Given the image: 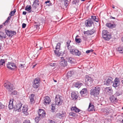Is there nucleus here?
Masks as SVG:
<instances>
[{
	"mask_svg": "<svg viewBox=\"0 0 123 123\" xmlns=\"http://www.w3.org/2000/svg\"><path fill=\"white\" fill-rule=\"evenodd\" d=\"M100 88L99 87L97 86L92 89L90 91V94L91 95L94 96H97L99 94Z\"/></svg>",
	"mask_w": 123,
	"mask_h": 123,
	"instance_id": "f257e3e1",
	"label": "nucleus"
},
{
	"mask_svg": "<svg viewBox=\"0 0 123 123\" xmlns=\"http://www.w3.org/2000/svg\"><path fill=\"white\" fill-rule=\"evenodd\" d=\"M103 38L106 40L109 41L111 38V35L110 33L107 31H103L102 33Z\"/></svg>",
	"mask_w": 123,
	"mask_h": 123,
	"instance_id": "f03ea898",
	"label": "nucleus"
},
{
	"mask_svg": "<svg viewBox=\"0 0 123 123\" xmlns=\"http://www.w3.org/2000/svg\"><path fill=\"white\" fill-rule=\"evenodd\" d=\"M63 101L62 97L59 95H57L55 98V102L56 105H61Z\"/></svg>",
	"mask_w": 123,
	"mask_h": 123,
	"instance_id": "7ed1b4c3",
	"label": "nucleus"
},
{
	"mask_svg": "<svg viewBox=\"0 0 123 123\" xmlns=\"http://www.w3.org/2000/svg\"><path fill=\"white\" fill-rule=\"evenodd\" d=\"M71 53L73 55L80 56L81 54L79 51L74 48V47L72 46V48L69 50Z\"/></svg>",
	"mask_w": 123,
	"mask_h": 123,
	"instance_id": "20e7f679",
	"label": "nucleus"
},
{
	"mask_svg": "<svg viewBox=\"0 0 123 123\" xmlns=\"http://www.w3.org/2000/svg\"><path fill=\"white\" fill-rule=\"evenodd\" d=\"M7 66L9 69L12 70H14L17 68L15 63L12 62H8L7 65Z\"/></svg>",
	"mask_w": 123,
	"mask_h": 123,
	"instance_id": "39448f33",
	"label": "nucleus"
},
{
	"mask_svg": "<svg viewBox=\"0 0 123 123\" xmlns=\"http://www.w3.org/2000/svg\"><path fill=\"white\" fill-rule=\"evenodd\" d=\"M40 80L39 78H36L33 83V86L34 88H37L39 86Z\"/></svg>",
	"mask_w": 123,
	"mask_h": 123,
	"instance_id": "423d86ee",
	"label": "nucleus"
},
{
	"mask_svg": "<svg viewBox=\"0 0 123 123\" xmlns=\"http://www.w3.org/2000/svg\"><path fill=\"white\" fill-rule=\"evenodd\" d=\"M85 79L87 81V85L88 86H91L93 80V79L88 75L85 76Z\"/></svg>",
	"mask_w": 123,
	"mask_h": 123,
	"instance_id": "0eeeda50",
	"label": "nucleus"
},
{
	"mask_svg": "<svg viewBox=\"0 0 123 123\" xmlns=\"http://www.w3.org/2000/svg\"><path fill=\"white\" fill-rule=\"evenodd\" d=\"M4 86L9 91H11L13 89V86L10 82L5 83Z\"/></svg>",
	"mask_w": 123,
	"mask_h": 123,
	"instance_id": "6e6552de",
	"label": "nucleus"
},
{
	"mask_svg": "<svg viewBox=\"0 0 123 123\" xmlns=\"http://www.w3.org/2000/svg\"><path fill=\"white\" fill-rule=\"evenodd\" d=\"M6 34L9 37H12L13 36L16 34V32L14 31H9L8 30H6L5 31Z\"/></svg>",
	"mask_w": 123,
	"mask_h": 123,
	"instance_id": "1a4fd4ad",
	"label": "nucleus"
},
{
	"mask_svg": "<svg viewBox=\"0 0 123 123\" xmlns=\"http://www.w3.org/2000/svg\"><path fill=\"white\" fill-rule=\"evenodd\" d=\"M93 24L92 20L90 19L86 20L85 21V25L87 27H90L92 26V25Z\"/></svg>",
	"mask_w": 123,
	"mask_h": 123,
	"instance_id": "9d476101",
	"label": "nucleus"
},
{
	"mask_svg": "<svg viewBox=\"0 0 123 123\" xmlns=\"http://www.w3.org/2000/svg\"><path fill=\"white\" fill-rule=\"evenodd\" d=\"M23 104L20 102H19L14 107V109L20 112L21 111V108Z\"/></svg>",
	"mask_w": 123,
	"mask_h": 123,
	"instance_id": "9b49d317",
	"label": "nucleus"
},
{
	"mask_svg": "<svg viewBox=\"0 0 123 123\" xmlns=\"http://www.w3.org/2000/svg\"><path fill=\"white\" fill-rule=\"evenodd\" d=\"M79 94L77 92H73L71 93V98L72 99L75 100L78 97Z\"/></svg>",
	"mask_w": 123,
	"mask_h": 123,
	"instance_id": "f8f14e48",
	"label": "nucleus"
},
{
	"mask_svg": "<svg viewBox=\"0 0 123 123\" xmlns=\"http://www.w3.org/2000/svg\"><path fill=\"white\" fill-rule=\"evenodd\" d=\"M38 116L41 118L43 117L45 115L46 113L44 110L40 109L38 112Z\"/></svg>",
	"mask_w": 123,
	"mask_h": 123,
	"instance_id": "ddd939ff",
	"label": "nucleus"
},
{
	"mask_svg": "<svg viewBox=\"0 0 123 123\" xmlns=\"http://www.w3.org/2000/svg\"><path fill=\"white\" fill-rule=\"evenodd\" d=\"M28 107L27 105H25L23 107L22 111L25 115L27 116L29 114L28 112Z\"/></svg>",
	"mask_w": 123,
	"mask_h": 123,
	"instance_id": "4468645a",
	"label": "nucleus"
},
{
	"mask_svg": "<svg viewBox=\"0 0 123 123\" xmlns=\"http://www.w3.org/2000/svg\"><path fill=\"white\" fill-rule=\"evenodd\" d=\"M95 31V29H92L91 30H88L86 31H84V33L85 34H86L87 35H91L93 34Z\"/></svg>",
	"mask_w": 123,
	"mask_h": 123,
	"instance_id": "2eb2a0df",
	"label": "nucleus"
},
{
	"mask_svg": "<svg viewBox=\"0 0 123 123\" xmlns=\"http://www.w3.org/2000/svg\"><path fill=\"white\" fill-rule=\"evenodd\" d=\"M80 93L81 96L83 97H84L86 96L88 93V91L86 88L83 89L80 92Z\"/></svg>",
	"mask_w": 123,
	"mask_h": 123,
	"instance_id": "dca6fc26",
	"label": "nucleus"
},
{
	"mask_svg": "<svg viewBox=\"0 0 123 123\" xmlns=\"http://www.w3.org/2000/svg\"><path fill=\"white\" fill-rule=\"evenodd\" d=\"M113 79L112 77H109L107 78L105 84L107 86H109L112 84L113 82Z\"/></svg>",
	"mask_w": 123,
	"mask_h": 123,
	"instance_id": "f3484780",
	"label": "nucleus"
},
{
	"mask_svg": "<svg viewBox=\"0 0 123 123\" xmlns=\"http://www.w3.org/2000/svg\"><path fill=\"white\" fill-rule=\"evenodd\" d=\"M67 62L64 59V57H61V61L60 62V64L62 66L65 67L67 65Z\"/></svg>",
	"mask_w": 123,
	"mask_h": 123,
	"instance_id": "a211bd4d",
	"label": "nucleus"
},
{
	"mask_svg": "<svg viewBox=\"0 0 123 123\" xmlns=\"http://www.w3.org/2000/svg\"><path fill=\"white\" fill-rule=\"evenodd\" d=\"M51 101L49 97L47 96L43 100L44 104L45 105L49 104Z\"/></svg>",
	"mask_w": 123,
	"mask_h": 123,
	"instance_id": "6ab92c4d",
	"label": "nucleus"
},
{
	"mask_svg": "<svg viewBox=\"0 0 123 123\" xmlns=\"http://www.w3.org/2000/svg\"><path fill=\"white\" fill-rule=\"evenodd\" d=\"M105 91L109 95H111L112 94L113 91L111 87H106L105 89Z\"/></svg>",
	"mask_w": 123,
	"mask_h": 123,
	"instance_id": "aec40b11",
	"label": "nucleus"
},
{
	"mask_svg": "<svg viewBox=\"0 0 123 123\" xmlns=\"http://www.w3.org/2000/svg\"><path fill=\"white\" fill-rule=\"evenodd\" d=\"M35 96L34 94H32L30 96L29 98L30 100V103L31 104L34 103L35 102L34 97Z\"/></svg>",
	"mask_w": 123,
	"mask_h": 123,
	"instance_id": "412c9836",
	"label": "nucleus"
},
{
	"mask_svg": "<svg viewBox=\"0 0 123 123\" xmlns=\"http://www.w3.org/2000/svg\"><path fill=\"white\" fill-rule=\"evenodd\" d=\"M13 99H11L9 101L8 105L9 108L10 110L12 109L13 108Z\"/></svg>",
	"mask_w": 123,
	"mask_h": 123,
	"instance_id": "4be33fe9",
	"label": "nucleus"
},
{
	"mask_svg": "<svg viewBox=\"0 0 123 123\" xmlns=\"http://www.w3.org/2000/svg\"><path fill=\"white\" fill-rule=\"evenodd\" d=\"M82 84L81 83L78 82L74 84V86L76 88H79L82 86Z\"/></svg>",
	"mask_w": 123,
	"mask_h": 123,
	"instance_id": "5701e85b",
	"label": "nucleus"
},
{
	"mask_svg": "<svg viewBox=\"0 0 123 123\" xmlns=\"http://www.w3.org/2000/svg\"><path fill=\"white\" fill-rule=\"evenodd\" d=\"M94 106L93 105H92L90 103L89 106V107L88 109V111H92L94 110Z\"/></svg>",
	"mask_w": 123,
	"mask_h": 123,
	"instance_id": "b1692460",
	"label": "nucleus"
},
{
	"mask_svg": "<svg viewBox=\"0 0 123 123\" xmlns=\"http://www.w3.org/2000/svg\"><path fill=\"white\" fill-rule=\"evenodd\" d=\"M79 36L78 35H77L75 38V42L78 43H80L81 42V38H79L78 37Z\"/></svg>",
	"mask_w": 123,
	"mask_h": 123,
	"instance_id": "393cba45",
	"label": "nucleus"
},
{
	"mask_svg": "<svg viewBox=\"0 0 123 123\" xmlns=\"http://www.w3.org/2000/svg\"><path fill=\"white\" fill-rule=\"evenodd\" d=\"M110 98L111 101L112 102L114 103L117 101V98L113 95L111 96Z\"/></svg>",
	"mask_w": 123,
	"mask_h": 123,
	"instance_id": "a878e982",
	"label": "nucleus"
},
{
	"mask_svg": "<svg viewBox=\"0 0 123 123\" xmlns=\"http://www.w3.org/2000/svg\"><path fill=\"white\" fill-rule=\"evenodd\" d=\"M71 110L72 111H74L75 112L77 113L79 112L80 111V110L75 107H72L71 108Z\"/></svg>",
	"mask_w": 123,
	"mask_h": 123,
	"instance_id": "bb28decb",
	"label": "nucleus"
},
{
	"mask_svg": "<svg viewBox=\"0 0 123 123\" xmlns=\"http://www.w3.org/2000/svg\"><path fill=\"white\" fill-rule=\"evenodd\" d=\"M117 50L120 53H123V46L119 47L117 48Z\"/></svg>",
	"mask_w": 123,
	"mask_h": 123,
	"instance_id": "cd10ccee",
	"label": "nucleus"
},
{
	"mask_svg": "<svg viewBox=\"0 0 123 123\" xmlns=\"http://www.w3.org/2000/svg\"><path fill=\"white\" fill-rule=\"evenodd\" d=\"M39 1L38 0H35L33 2V4L32 6L34 7H36V6H38L39 4L38 3Z\"/></svg>",
	"mask_w": 123,
	"mask_h": 123,
	"instance_id": "c85d7f7f",
	"label": "nucleus"
},
{
	"mask_svg": "<svg viewBox=\"0 0 123 123\" xmlns=\"http://www.w3.org/2000/svg\"><path fill=\"white\" fill-rule=\"evenodd\" d=\"M68 62L71 64L74 63L75 61L74 59L71 57L68 58Z\"/></svg>",
	"mask_w": 123,
	"mask_h": 123,
	"instance_id": "c756f323",
	"label": "nucleus"
},
{
	"mask_svg": "<svg viewBox=\"0 0 123 123\" xmlns=\"http://www.w3.org/2000/svg\"><path fill=\"white\" fill-rule=\"evenodd\" d=\"M55 61L49 63V65L51 67H56V66L57 64L55 62Z\"/></svg>",
	"mask_w": 123,
	"mask_h": 123,
	"instance_id": "7c9ffc66",
	"label": "nucleus"
},
{
	"mask_svg": "<svg viewBox=\"0 0 123 123\" xmlns=\"http://www.w3.org/2000/svg\"><path fill=\"white\" fill-rule=\"evenodd\" d=\"M73 72L69 71L68 72L67 74V77L69 78V77L72 76L73 75Z\"/></svg>",
	"mask_w": 123,
	"mask_h": 123,
	"instance_id": "2f4dec72",
	"label": "nucleus"
},
{
	"mask_svg": "<svg viewBox=\"0 0 123 123\" xmlns=\"http://www.w3.org/2000/svg\"><path fill=\"white\" fill-rule=\"evenodd\" d=\"M5 60L4 59H1L0 60V66L5 65Z\"/></svg>",
	"mask_w": 123,
	"mask_h": 123,
	"instance_id": "473e14b6",
	"label": "nucleus"
},
{
	"mask_svg": "<svg viewBox=\"0 0 123 123\" xmlns=\"http://www.w3.org/2000/svg\"><path fill=\"white\" fill-rule=\"evenodd\" d=\"M59 49H55L54 51V53L55 55L58 56H59L60 55V53L59 52Z\"/></svg>",
	"mask_w": 123,
	"mask_h": 123,
	"instance_id": "72a5a7b5",
	"label": "nucleus"
},
{
	"mask_svg": "<svg viewBox=\"0 0 123 123\" xmlns=\"http://www.w3.org/2000/svg\"><path fill=\"white\" fill-rule=\"evenodd\" d=\"M113 86L115 87H117L119 85V82H113Z\"/></svg>",
	"mask_w": 123,
	"mask_h": 123,
	"instance_id": "f704fd0d",
	"label": "nucleus"
},
{
	"mask_svg": "<svg viewBox=\"0 0 123 123\" xmlns=\"http://www.w3.org/2000/svg\"><path fill=\"white\" fill-rule=\"evenodd\" d=\"M71 42L70 41V42L68 41L67 43V45L68 47V49L69 50L71 48L72 46H71L70 45V43Z\"/></svg>",
	"mask_w": 123,
	"mask_h": 123,
	"instance_id": "c9c22d12",
	"label": "nucleus"
},
{
	"mask_svg": "<svg viewBox=\"0 0 123 123\" xmlns=\"http://www.w3.org/2000/svg\"><path fill=\"white\" fill-rule=\"evenodd\" d=\"M31 9V6L30 5H27L25 7V10L29 11H30Z\"/></svg>",
	"mask_w": 123,
	"mask_h": 123,
	"instance_id": "e433bc0d",
	"label": "nucleus"
},
{
	"mask_svg": "<svg viewBox=\"0 0 123 123\" xmlns=\"http://www.w3.org/2000/svg\"><path fill=\"white\" fill-rule=\"evenodd\" d=\"M64 2V5L66 7H67L69 3V1L68 0H63Z\"/></svg>",
	"mask_w": 123,
	"mask_h": 123,
	"instance_id": "4c0bfd02",
	"label": "nucleus"
},
{
	"mask_svg": "<svg viewBox=\"0 0 123 123\" xmlns=\"http://www.w3.org/2000/svg\"><path fill=\"white\" fill-rule=\"evenodd\" d=\"M41 118L39 116H38V117H37L35 118V121L36 123H38Z\"/></svg>",
	"mask_w": 123,
	"mask_h": 123,
	"instance_id": "58836bf2",
	"label": "nucleus"
},
{
	"mask_svg": "<svg viewBox=\"0 0 123 123\" xmlns=\"http://www.w3.org/2000/svg\"><path fill=\"white\" fill-rule=\"evenodd\" d=\"M106 25L109 28H111L113 27L114 25L113 24H112L111 23H108L106 24Z\"/></svg>",
	"mask_w": 123,
	"mask_h": 123,
	"instance_id": "ea45409f",
	"label": "nucleus"
},
{
	"mask_svg": "<svg viewBox=\"0 0 123 123\" xmlns=\"http://www.w3.org/2000/svg\"><path fill=\"white\" fill-rule=\"evenodd\" d=\"M16 12V9H15L13 11H12L11 12H10L9 14V15L11 16L14 15Z\"/></svg>",
	"mask_w": 123,
	"mask_h": 123,
	"instance_id": "a19ab883",
	"label": "nucleus"
},
{
	"mask_svg": "<svg viewBox=\"0 0 123 123\" xmlns=\"http://www.w3.org/2000/svg\"><path fill=\"white\" fill-rule=\"evenodd\" d=\"M61 44L60 43H58L57 44L55 48V49H59L60 48Z\"/></svg>",
	"mask_w": 123,
	"mask_h": 123,
	"instance_id": "79ce46f5",
	"label": "nucleus"
},
{
	"mask_svg": "<svg viewBox=\"0 0 123 123\" xmlns=\"http://www.w3.org/2000/svg\"><path fill=\"white\" fill-rule=\"evenodd\" d=\"M45 3L47 4V5L48 6L52 5V4L50 2V0H48L45 2Z\"/></svg>",
	"mask_w": 123,
	"mask_h": 123,
	"instance_id": "37998d69",
	"label": "nucleus"
},
{
	"mask_svg": "<svg viewBox=\"0 0 123 123\" xmlns=\"http://www.w3.org/2000/svg\"><path fill=\"white\" fill-rule=\"evenodd\" d=\"M122 93L119 92H117L114 94V95L116 96H119L120 95H122Z\"/></svg>",
	"mask_w": 123,
	"mask_h": 123,
	"instance_id": "c03bdc74",
	"label": "nucleus"
},
{
	"mask_svg": "<svg viewBox=\"0 0 123 123\" xmlns=\"http://www.w3.org/2000/svg\"><path fill=\"white\" fill-rule=\"evenodd\" d=\"M55 104H52L51 105V110H54L55 109Z\"/></svg>",
	"mask_w": 123,
	"mask_h": 123,
	"instance_id": "a18cd8bd",
	"label": "nucleus"
},
{
	"mask_svg": "<svg viewBox=\"0 0 123 123\" xmlns=\"http://www.w3.org/2000/svg\"><path fill=\"white\" fill-rule=\"evenodd\" d=\"M57 115L59 117H61V118H62V117H63L64 116V114H61L60 113H58L57 114Z\"/></svg>",
	"mask_w": 123,
	"mask_h": 123,
	"instance_id": "49530a36",
	"label": "nucleus"
},
{
	"mask_svg": "<svg viewBox=\"0 0 123 123\" xmlns=\"http://www.w3.org/2000/svg\"><path fill=\"white\" fill-rule=\"evenodd\" d=\"M18 92L16 91H14L13 92H12V94L13 95H15L17 94Z\"/></svg>",
	"mask_w": 123,
	"mask_h": 123,
	"instance_id": "de8ad7c7",
	"label": "nucleus"
},
{
	"mask_svg": "<svg viewBox=\"0 0 123 123\" xmlns=\"http://www.w3.org/2000/svg\"><path fill=\"white\" fill-rule=\"evenodd\" d=\"M4 105L2 104V103L0 102V109H3L4 108Z\"/></svg>",
	"mask_w": 123,
	"mask_h": 123,
	"instance_id": "09e8293b",
	"label": "nucleus"
},
{
	"mask_svg": "<svg viewBox=\"0 0 123 123\" xmlns=\"http://www.w3.org/2000/svg\"><path fill=\"white\" fill-rule=\"evenodd\" d=\"M4 33L2 32H0V38H5V37L2 36V35H3Z\"/></svg>",
	"mask_w": 123,
	"mask_h": 123,
	"instance_id": "8fccbe9b",
	"label": "nucleus"
},
{
	"mask_svg": "<svg viewBox=\"0 0 123 123\" xmlns=\"http://www.w3.org/2000/svg\"><path fill=\"white\" fill-rule=\"evenodd\" d=\"M93 50L92 49H91L90 50H87L86 51V53L87 54H88L90 52H92Z\"/></svg>",
	"mask_w": 123,
	"mask_h": 123,
	"instance_id": "3c124183",
	"label": "nucleus"
},
{
	"mask_svg": "<svg viewBox=\"0 0 123 123\" xmlns=\"http://www.w3.org/2000/svg\"><path fill=\"white\" fill-rule=\"evenodd\" d=\"M48 121L49 123H57L55 121L51 119H49Z\"/></svg>",
	"mask_w": 123,
	"mask_h": 123,
	"instance_id": "603ef678",
	"label": "nucleus"
},
{
	"mask_svg": "<svg viewBox=\"0 0 123 123\" xmlns=\"http://www.w3.org/2000/svg\"><path fill=\"white\" fill-rule=\"evenodd\" d=\"M114 82H119V79L118 78H116L114 81Z\"/></svg>",
	"mask_w": 123,
	"mask_h": 123,
	"instance_id": "864d4df0",
	"label": "nucleus"
},
{
	"mask_svg": "<svg viewBox=\"0 0 123 123\" xmlns=\"http://www.w3.org/2000/svg\"><path fill=\"white\" fill-rule=\"evenodd\" d=\"M25 64H24L23 65L22 64H20L19 65V68H23L24 67V66L25 65Z\"/></svg>",
	"mask_w": 123,
	"mask_h": 123,
	"instance_id": "5fc2aeb1",
	"label": "nucleus"
},
{
	"mask_svg": "<svg viewBox=\"0 0 123 123\" xmlns=\"http://www.w3.org/2000/svg\"><path fill=\"white\" fill-rule=\"evenodd\" d=\"M69 114L70 116H75V114L73 112H71L70 113H69Z\"/></svg>",
	"mask_w": 123,
	"mask_h": 123,
	"instance_id": "6e6d98bb",
	"label": "nucleus"
},
{
	"mask_svg": "<svg viewBox=\"0 0 123 123\" xmlns=\"http://www.w3.org/2000/svg\"><path fill=\"white\" fill-rule=\"evenodd\" d=\"M24 123H30V121L29 120H25L24 122Z\"/></svg>",
	"mask_w": 123,
	"mask_h": 123,
	"instance_id": "4d7b16f0",
	"label": "nucleus"
},
{
	"mask_svg": "<svg viewBox=\"0 0 123 123\" xmlns=\"http://www.w3.org/2000/svg\"><path fill=\"white\" fill-rule=\"evenodd\" d=\"M96 17L95 16H92L91 19L92 20H94L95 19Z\"/></svg>",
	"mask_w": 123,
	"mask_h": 123,
	"instance_id": "13d9d810",
	"label": "nucleus"
},
{
	"mask_svg": "<svg viewBox=\"0 0 123 123\" xmlns=\"http://www.w3.org/2000/svg\"><path fill=\"white\" fill-rule=\"evenodd\" d=\"M26 25L25 24L23 23L22 25V28H25Z\"/></svg>",
	"mask_w": 123,
	"mask_h": 123,
	"instance_id": "bf43d9fd",
	"label": "nucleus"
},
{
	"mask_svg": "<svg viewBox=\"0 0 123 123\" xmlns=\"http://www.w3.org/2000/svg\"><path fill=\"white\" fill-rule=\"evenodd\" d=\"M9 21L8 20H6L5 22L3 23V24H4L5 25H6L8 22Z\"/></svg>",
	"mask_w": 123,
	"mask_h": 123,
	"instance_id": "052dcab7",
	"label": "nucleus"
},
{
	"mask_svg": "<svg viewBox=\"0 0 123 123\" xmlns=\"http://www.w3.org/2000/svg\"><path fill=\"white\" fill-rule=\"evenodd\" d=\"M2 36H3V37L5 36V38H1V39H3L4 38V39L6 37V35L4 33L3 35H2Z\"/></svg>",
	"mask_w": 123,
	"mask_h": 123,
	"instance_id": "680f3d73",
	"label": "nucleus"
},
{
	"mask_svg": "<svg viewBox=\"0 0 123 123\" xmlns=\"http://www.w3.org/2000/svg\"><path fill=\"white\" fill-rule=\"evenodd\" d=\"M94 21H96L97 22H98V18H97V17H96L95 19L94 20Z\"/></svg>",
	"mask_w": 123,
	"mask_h": 123,
	"instance_id": "e2e57ef3",
	"label": "nucleus"
},
{
	"mask_svg": "<svg viewBox=\"0 0 123 123\" xmlns=\"http://www.w3.org/2000/svg\"><path fill=\"white\" fill-rule=\"evenodd\" d=\"M11 16H9L7 18V20H8V21H9V20L10 19V18H11Z\"/></svg>",
	"mask_w": 123,
	"mask_h": 123,
	"instance_id": "0e129e2a",
	"label": "nucleus"
},
{
	"mask_svg": "<svg viewBox=\"0 0 123 123\" xmlns=\"http://www.w3.org/2000/svg\"><path fill=\"white\" fill-rule=\"evenodd\" d=\"M26 14V11H24L23 12V14L25 15Z\"/></svg>",
	"mask_w": 123,
	"mask_h": 123,
	"instance_id": "69168bd1",
	"label": "nucleus"
},
{
	"mask_svg": "<svg viewBox=\"0 0 123 123\" xmlns=\"http://www.w3.org/2000/svg\"><path fill=\"white\" fill-rule=\"evenodd\" d=\"M36 64H35V65H33V67H32V68H34L36 66Z\"/></svg>",
	"mask_w": 123,
	"mask_h": 123,
	"instance_id": "338daca9",
	"label": "nucleus"
},
{
	"mask_svg": "<svg viewBox=\"0 0 123 123\" xmlns=\"http://www.w3.org/2000/svg\"><path fill=\"white\" fill-rule=\"evenodd\" d=\"M2 26H3L2 25H0V29L1 28H2Z\"/></svg>",
	"mask_w": 123,
	"mask_h": 123,
	"instance_id": "774afa93",
	"label": "nucleus"
}]
</instances>
